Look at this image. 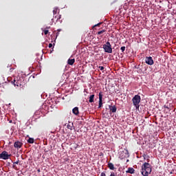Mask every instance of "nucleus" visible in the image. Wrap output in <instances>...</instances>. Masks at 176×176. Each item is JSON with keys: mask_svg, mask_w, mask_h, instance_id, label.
<instances>
[{"mask_svg": "<svg viewBox=\"0 0 176 176\" xmlns=\"http://www.w3.org/2000/svg\"><path fill=\"white\" fill-rule=\"evenodd\" d=\"M10 123H12V120H11V121H10Z\"/></svg>", "mask_w": 176, "mask_h": 176, "instance_id": "33", "label": "nucleus"}, {"mask_svg": "<svg viewBox=\"0 0 176 176\" xmlns=\"http://www.w3.org/2000/svg\"><path fill=\"white\" fill-rule=\"evenodd\" d=\"M143 157L145 159V155H143Z\"/></svg>", "mask_w": 176, "mask_h": 176, "instance_id": "31", "label": "nucleus"}, {"mask_svg": "<svg viewBox=\"0 0 176 176\" xmlns=\"http://www.w3.org/2000/svg\"><path fill=\"white\" fill-rule=\"evenodd\" d=\"M100 176H107V175L105 174V173L102 172V173L100 174Z\"/></svg>", "mask_w": 176, "mask_h": 176, "instance_id": "28", "label": "nucleus"}, {"mask_svg": "<svg viewBox=\"0 0 176 176\" xmlns=\"http://www.w3.org/2000/svg\"><path fill=\"white\" fill-rule=\"evenodd\" d=\"M94 97H96V96L94 94L91 95L89 98V102H90V103L94 102Z\"/></svg>", "mask_w": 176, "mask_h": 176, "instance_id": "14", "label": "nucleus"}, {"mask_svg": "<svg viewBox=\"0 0 176 176\" xmlns=\"http://www.w3.org/2000/svg\"><path fill=\"white\" fill-rule=\"evenodd\" d=\"M72 113L74 114V115H79V108L76 107H74L73 109H72Z\"/></svg>", "mask_w": 176, "mask_h": 176, "instance_id": "11", "label": "nucleus"}, {"mask_svg": "<svg viewBox=\"0 0 176 176\" xmlns=\"http://www.w3.org/2000/svg\"><path fill=\"white\" fill-rule=\"evenodd\" d=\"M103 49L104 53H112V45H111V43H109V41L106 42V43L103 45Z\"/></svg>", "mask_w": 176, "mask_h": 176, "instance_id": "4", "label": "nucleus"}, {"mask_svg": "<svg viewBox=\"0 0 176 176\" xmlns=\"http://www.w3.org/2000/svg\"><path fill=\"white\" fill-rule=\"evenodd\" d=\"M46 28H47V29L50 28V27H49V28L47 27Z\"/></svg>", "mask_w": 176, "mask_h": 176, "instance_id": "32", "label": "nucleus"}, {"mask_svg": "<svg viewBox=\"0 0 176 176\" xmlns=\"http://www.w3.org/2000/svg\"><path fill=\"white\" fill-rule=\"evenodd\" d=\"M22 145H23V143H21L20 142H15L14 144V148H16L17 149H20V148H21Z\"/></svg>", "mask_w": 176, "mask_h": 176, "instance_id": "8", "label": "nucleus"}, {"mask_svg": "<svg viewBox=\"0 0 176 176\" xmlns=\"http://www.w3.org/2000/svg\"><path fill=\"white\" fill-rule=\"evenodd\" d=\"M164 108H166V109H168V106L164 105Z\"/></svg>", "mask_w": 176, "mask_h": 176, "instance_id": "29", "label": "nucleus"}, {"mask_svg": "<svg viewBox=\"0 0 176 176\" xmlns=\"http://www.w3.org/2000/svg\"><path fill=\"white\" fill-rule=\"evenodd\" d=\"M48 47H50V49L53 47V44L50 43L49 45H48Z\"/></svg>", "mask_w": 176, "mask_h": 176, "instance_id": "26", "label": "nucleus"}, {"mask_svg": "<svg viewBox=\"0 0 176 176\" xmlns=\"http://www.w3.org/2000/svg\"><path fill=\"white\" fill-rule=\"evenodd\" d=\"M19 162H20V160H18L16 162H13L12 168H14V170H18L19 168H17V166H16V164H19Z\"/></svg>", "mask_w": 176, "mask_h": 176, "instance_id": "13", "label": "nucleus"}, {"mask_svg": "<svg viewBox=\"0 0 176 176\" xmlns=\"http://www.w3.org/2000/svg\"><path fill=\"white\" fill-rule=\"evenodd\" d=\"M11 83L15 87L16 86L17 87H21V86L24 85V78L20 77L16 78V79L14 78V80L11 82Z\"/></svg>", "mask_w": 176, "mask_h": 176, "instance_id": "2", "label": "nucleus"}, {"mask_svg": "<svg viewBox=\"0 0 176 176\" xmlns=\"http://www.w3.org/2000/svg\"><path fill=\"white\" fill-rule=\"evenodd\" d=\"M10 157V155H9L6 151H3L0 154V159H3V160H8Z\"/></svg>", "mask_w": 176, "mask_h": 176, "instance_id": "5", "label": "nucleus"}, {"mask_svg": "<svg viewBox=\"0 0 176 176\" xmlns=\"http://www.w3.org/2000/svg\"><path fill=\"white\" fill-rule=\"evenodd\" d=\"M99 69L100 70V71H102L103 69H104V67L103 66H99Z\"/></svg>", "mask_w": 176, "mask_h": 176, "instance_id": "25", "label": "nucleus"}, {"mask_svg": "<svg viewBox=\"0 0 176 176\" xmlns=\"http://www.w3.org/2000/svg\"><path fill=\"white\" fill-rule=\"evenodd\" d=\"M37 172H38V173H41V169H38V170H37Z\"/></svg>", "mask_w": 176, "mask_h": 176, "instance_id": "30", "label": "nucleus"}, {"mask_svg": "<svg viewBox=\"0 0 176 176\" xmlns=\"http://www.w3.org/2000/svg\"><path fill=\"white\" fill-rule=\"evenodd\" d=\"M108 167H109V168L110 170H115V166H114L113 164H112V163H111V162H109V163L108 164Z\"/></svg>", "mask_w": 176, "mask_h": 176, "instance_id": "16", "label": "nucleus"}, {"mask_svg": "<svg viewBox=\"0 0 176 176\" xmlns=\"http://www.w3.org/2000/svg\"><path fill=\"white\" fill-rule=\"evenodd\" d=\"M126 174H134L135 173V170L133 168L129 167L128 170H126Z\"/></svg>", "mask_w": 176, "mask_h": 176, "instance_id": "9", "label": "nucleus"}, {"mask_svg": "<svg viewBox=\"0 0 176 176\" xmlns=\"http://www.w3.org/2000/svg\"><path fill=\"white\" fill-rule=\"evenodd\" d=\"M102 107V92L99 93V108Z\"/></svg>", "mask_w": 176, "mask_h": 176, "instance_id": "7", "label": "nucleus"}, {"mask_svg": "<svg viewBox=\"0 0 176 176\" xmlns=\"http://www.w3.org/2000/svg\"><path fill=\"white\" fill-rule=\"evenodd\" d=\"M75 63V59H71L69 58L67 60V64H69V65H74V64Z\"/></svg>", "mask_w": 176, "mask_h": 176, "instance_id": "12", "label": "nucleus"}, {"mask_svg": "<svg viewBox=\"0 0 176 176\" xmlns=\"http://www.w3.org/2000/svg\"><path fill=\"white\" fill-rule=\"evenodd\" d=\"M104 32H105V30H100V31L98 32L97 34L98 35H101V34H104Z\"/></svg>", "mask_w": 176, "mask_h": 176, "instance_id": "19", "label": "nucleus"}, {"mask_svg": "<svg viewBox=\"0 0 176 176\" xmlns=\"http://www.w3.org/2000/svg\"><path fill=\"white\" fill-rule=\"evenodd\" d=\"M100 24H102V23H99L95 25L94 26V27H100Z\"/></svg>", "mask_w": 176, "mask_h": 176, "instance_id": "24", "label": "nucleus"}, {"mask_svg": "<svg viewBox=\"0 0 176 176\" xmlns=\"http://www.w3.org/2000/svg\"><path fill=\"white\" fill-rule=\"evenodd\" d=\"M145 63L146 64H148V65H153L155 63L153 58L151 56H146L145 58Z\"/></svg>", "mask_w": 176, "mask_h": 176, "instance_id": "6", "label": "nucleus"}, {"mask_svg": "<svg viewBox=\"0 0 176 176\" xmlns=\"http://www.w3.org/2000/svg\"><path fill=\"white\" fill-rule=\"evenodd\" d=\"M44 34H45V35H47V34H49V30L45 29L44 30Z\"/></svg>", "mask_w": 176, "mask_h": 176, "instance_id": "23", "label": "nucleus"}, {"mask_svg": "<svg viewBox=\"0 0 176 176\" xmlns=\"http://www.w3.org/2000/svg\"><path fill=\"white\" fill-rule=\"evenodd\" d=\"M120 50H121L122 52L123 53V52H124V50H126V47H124V46L121 47Z\"/></svg>", "mask_w": 176, "mask_h": 176, "instance_id": "22", "label": "nucleus"}, {"mask_svg": "<svg viewBox=\"0 0 176 176\" xmlns=\"http://www.w3.org/2000/svg\"><path fill=\"white\" fill-rule=\"evenodd\" d=\"M110 176H118V174L115 173V172H111Z\"/></svg>", "mask_w": 176, "mask_h": 176, "instance_id": "20", "label": "nucleus"}, {"mask_svg": "<svg viewBox=\"0 0 176 176\" xmlns=\"http://www.w3.org/2000/svg\"><path fill=\"white\" fill-rule=\"evenodd\" d=\"M67 129H69V130H72V129H74V124L69 122L67 125Z\"/></svg>", "mask_w": 176, "mask_h": 176, "instance_id": "15", "label": "nucleus"}, {"mask_svg": "<svg viewBox=\"0 0 176 176\" xmlns=\"http://www.w3.org/2000/svg\"><path fill=\"white\" fill-rule=\"evenodd\" d=\"M57 12H58V8H54L53 10V14L55 16V14H57Z\"/></svg>", "mask_w": 176, "mask_h": 176, "instance_id": "18", "label": "nucleus"}, {"mask_svg": "<svg viewBox=\"0 0 176 176\" xmlns=\"http://www.w3.org/2000/svg\"><path fill=\"white\" fill-rule=\"evenodd\" d=\"M55 19H56V21H58V20H60V19H61V15H58V17H57V16H56Z\"/></svg>", "mask_w": 176, "mask_h": 176, "instance_id": "21", "label": "nucleus"}, {"mask_svg": "<svg viewBox=\"0 0 176 176\" xmlns=\"http://www.w3.org/2000/svg\"><path fill=\"white\" fill-rule=\"evenodd\" d=\"M132 101L136 109H138V108H140V102H141V96H140L139 95H135L132 98Z\"/></svg>", "mask_w": 176, "mask_h": 176, "instance_id": "3", "label": "nucleus"}, {"mask_svg": "<svg viewBox=\"0 0 176 176\" xmlns=\"http://www.w3.org/2000/svg\"><path fill=\"white\" fill-rule=\"evenodd\" d=\"M142 175L149 176V174L152 173V166L148 162H144L142 166Z\"/></svg>", "mask_w": 176, "mask_h": 176, "instance_id": "1", "label": "nucleus"}, {"mask_svg": "<svg viewBox=\"0 0 176 176\" xmlns=\"http://www.w3.org/2000/svg\"><path fill=\"white\" fill-rule=\"evenodd\" d=\"M109 109L111 111V112H112L113 113H115V112H116V111L118 109L116 108V106H115V105L114 106L109 105Z\"/></svg>", "mask_w": 176, "mask_h": 176, "instance_id": "10", "label": "nucleus"}, {"mask_svg": "<svg viewBox=\"0 0 176 176\" xmlns=\"http://www.w3.org/2000/svg\"><path fill=\"white\" fill-rule=\"evenodd\" d=\"M28 144H34V138H30L28 140Z\"/></svg>", "mask_w": 176, "mask_h": 176, "instance_id": "17", "label": "nucleus"}, {"mask_svg": "<svg viewBox=\"0 0 176 176\" xmlns=\"http://www.w3.org/2000/svg\"><path fill=\"white\" fill-rule=\"evenodd\" d=\"M123 157H124V153L122 152V153H121V155H120V158H121V159H123Z\"/></svg>", "mask_w": 176, "mask_h": 176, "instance_id": "27", "label": "nucleus"}]
</instances>
